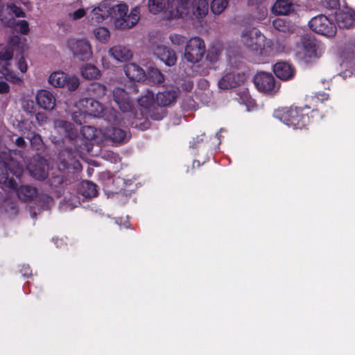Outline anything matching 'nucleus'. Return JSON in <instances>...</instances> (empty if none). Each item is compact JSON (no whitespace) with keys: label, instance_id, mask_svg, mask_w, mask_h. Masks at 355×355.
<instances>
[{"label":"nucleus","instance_id":"11","mask_svg":"<svg viewBox=\"0 0 355 355\" xmlns=\"http://www.w3.org/2000/svg\"><path fill=\"white\" fill-rule=\"evenodd\" d=\"M68 47L73 57L80 60H88L92 55L91 45L87 40L70 39Z\"/></svg>","mask_w":355,"mask_h":355},{"label":"nucleus","instance_id":"10","mask_svg":"<svg viewBox=\"0 0 355 355\" xmlns=\"http://www.w3.org/2000/svg\"><path fill=\"white\" fill-rule=\"evenodd\" d=\"M49 83L55 87H66L70 91H75L80 85L77 77L70 76L62 71L53 72L49 77Z\"/></svg>","mask_w":355,"mask_h":355},{"label":"nucleus","instance_id":"64","mask_svg":"<svg viewBox=\"0 0 355 355\" xmlns=\"http://www.w3.org/2000/svg\"><path fill=\"white\" fill-rule=\"evenodd\" d=\"M25 270H29V267L25 268Z\"/></svg>","mask_w":355,"mask_h":355},{"label":"nucleus","instance_id":"35","mask_svg":"<svg viewBox=\"0 0 355 355\" xmlns=\"http://www.w3.org/2000/svg\"><path fill=\"white\" fill-rule=\"evenodd\" d=\"M138 104L144 107L148 108L155 102L156 98L152 91L147 89L144 95L138 98Z\"/></svg>","mask_w":355,"mask_h":355},{"label":"nucleus","instance_id":"57","mask_svg":"<svg viewBox=\"0 0 355 355\" xmlns=\"http://www.w3.org/2000/svg\"><path fill=\"white\" fill-rule=\"evenodd\" d=\"M32 144H36V143H39L42 141V139L40 135H34V136L31 139Z\"/></svg>","mask_w":355,"mask_h":355},{"label":"nucleus","instance_id":"4","mask_svg":"<svg viewBox=\"0 0 355 355\" xmlns=\"http://www.w3.org/2000/svg\"><path fill=\"white\" fill-rule=\"evenodd\" d=\"M128 6L120 3L113 8L114 27L117 29L124 30L135 26L140 19V9L136 6L128 12Z\"/></svg>","mask_w":355,"mask_h":355},{"label":"nucleus","instance_id":"63","mask_svg":"<svg viewBox=\"0 0 355 355\" xmlns=\"http://www.w3.org/2000/svg\"><path fill=\"white\" fill-rule=\"evenodd\" d=\"M134 91H135L136 93H137V92H138V89H137L136 87H135V88H134Z\"/></svg>","mask_w":355,"mask_h":355},{"label":"nucleus","instance_id":"21","mask_svg":"<svg viewBox=\"0 0 355 355\" xmlns=\"http://www.w3.org/2000/svg\"><path fill=\"white\" fill-rule=\"evenodd\" d=\"M125 73L130 80L134 82L144 80L146 77L143 68L135 63H129L125 66Z\"/></svg>","mask_w":355,"mask_h":355},{"label":"nucleus","instance_id":"8","mask_svg":"<svg viewBox=\"0 0 355 355\" xmlns=\"http://www.w3.org/2000/svg\"><path fill=\"white\" fill-rule=\"evenodd\" d=\"M205 53V44L199 37L191 38L187 43L184 58L191 63H197L203 58Z\"/></svg>","mask_w":355,"mask_h":355},{"label":"nucleus","instance_id":"52","mask_svg":"<svg viewBox=\"0 0 355 355\" xmlns=\"http://www.w3.org/2000/svg\"><path fill=\"white\" fill-rule=\"evenodd\" d=\"M10 92V86L5 81L0 82V94H6Z\"/></svg>","mask_w":355,"mask_h":355},{"label":"nucleus","instance_id":"2","mask_svg":"<svg viewBox=\"0 0 355 355\" xmlns=\"http://www.w3.org/2000/svg\"><path fill=\"white\" fill-rule=\"evenodd\" d=\"M60 125L64 128L66 137L73 144L76 150H89L92 141L96 139V130L92 126H83L79 135L77 129L70 122L60 121Z\"/></svg>","mask_w":355,"mask_h":355},{"label":"nucleus","instance_id":"51","mask_svg":"<svg viewBox=\"0 0 355 355\" xmlns=\"http://www.w3.org/2000/svg\"><path fill=\"white\" fill-rule=\"evenodd\" d=\"M181 87L184 91L191 92L193 88V83L191 80H184Z\"/></svg>","mask_w":355,"mask_h":355},{"label":"nucleus","instance_id":"59","mask_svg":"<svg viewBox=\"0 0 355 355\" xmlns=\"http://www.w3.org/2000/svg\"><path fill=\"white\" fill-rule=\"evenodd\" d=\"M199 84L202 87H209V82L205 80V79H200V81H199Z\"/></svg>","mask_w":355,"mask_h":355},{"label":"nucleus","instance_id":"6","mask_svg":"<svg viewBox=\"0 0 355 355\" xmlns=\"http://www.w3.org/2000/svg\"><path fill=\"white\" fill-rule=\"evenodd\" d=\"M113 98L122 112L126 114L130 119L128 124L137 127V111L135 110L133 101L130 99L128 93L123 88L116 87L113 90Z\"/></svg>","mask_w":355,"mask_h":355},{"label":"nucleus","instance_id":"34","mask_svg":"<svg viewBox=\"0 0 355 355\" xmlns=\"http://www.w3.org/2000/svg\"><path fill=\"white\" fill-rule=\"evenodd\" d=\"M146 78L153 84H161L164 81V75L156 68H149Z\"/></svg>","mask_w":355,"mask_h":355},{"label":"nucleus","instance_id":"17","mask_svg":"<svg viewBox=\"0 0 355 355\" xmlns=\"http://www.w3.org/2000/svg\"><path fill=\"white\" fill-rule=\"evenodd\" d=\"M82 105L85 107L86 112L97 118H101L105 107L93 98H85L81 100Z\"/></svg>","mask_w":355,"mask_h":355},{"label":"nucleus","instance_id":"33","mask_svg":"<svg viewBox=\"0 0 355 355\" xmlns=\"http://www.w3.org/2000/svg\"><path fill=\"white\" fill-rule=\"evenodd\" d=\"M337 24L340 28H349L354 24V18L346 12H340L336 16Z\"/></svg>","mask_w":355,"mask_h":355},{"label":"nucleus","instance_id":"13","mask_svg":"<svg viewBox=\"0 0 355 355\" xmlns=\"http://www.w3.org/2000/svg\"><path fill=\"white\" fill-rule=\"evenodd\" d=\"M246 78V74L241 71H233L226 73L218 82L220 89H228L236 87L243 84Z\"/></svg>","mask_w":355,"mask_h":355},{"label":"nucleus","instance_id":"43","mask_svg":"<svg viewBox=\"0 0 355 355\" xmlns=\"http://www.w3.org/2000/svg\"><path fill=\"white\" fill-rule=\"evenodd\" d=\"M112 183L114 185H117L116 188L113 190H112V192L118 193V192H125V189L123 187L125 184V180L123 178H121L120 177H117L115 178H113L112 180Z\"/></svg>","mask_w":355,"mask_h":355},{"label":"nucleus","instance_id":"25","mask_svg":"<svg viewBox=\"0 0 355 355\" xmlns=\"http://www.w3.org/2000/svg\"><path fill=\"white\" fill-rule=\"evenodd\" d=\"M272 10L278 15H287L294 11V6L288 0H277Z\"/></svg>","mask_w":355,"mask_h":355},{"label":"nucleus","instance_id":"37","mask_svg":"<svg viewBox=\"0 0 355 355\" xmlns=\"http://www.w3.org/2000/svg\"><path fill=\"white\" fill-rule=\"evenodd\" d=\"M94 34L96 40L101 43H106L110 39V33L108 28L105 27H98L94 29Z\"/></svg>","mask_w":355,"mask_h":355},{"label":"nucleus","instance_id":"20","mask_svg":"<svg viewBox=\"0 0 355 355\" xmlns=\"http://www.w3.org/2000/svg\"><path fill=\"white\" fill-rule=\"evenodd\" d=\"M155 53L167 66H173L176 63V53L168 47L158 46Z\"/></svg>","mask_w":355,"mask_h":355},{"label":"nucleus","instance_id":"31","mask_svg":"<svg viewBox=\"0 0 355 355\" xmlns=\"http://www.w3.org/2000/svg\"><path fill=\"white\" fill-rule=\"evenodd\" d=\"M12 57V46H6L0 50V70L9 67Z\"/></svg>","mask_w":355,"mask_h":355},{"label":"nucleus","instance_id":"42","mask_svg":"<svg viewBox=\"0 0 355 355\" xmlns=\"http://www.w3.org/2000/svg\"><path fill=\"white\" fill-rule=\"evenodd\" d=\"M205 137V134L203 133L202 135H197L196 137H193L192 139L189 141V148L193 149L200 148L201 145L204 144Z\"/></svg>","mask_w":355,"mask_h":355},{"label":"nucleus","instance_id":"14","mask_svg":"<svg viewBox=\"0 0 355 355\" xmlns=\"http://www.w3.org/2000/svg\"><path fill=\"white\" fill-rule=\"evenodd\" d=\"M262 36L263 35H261L259 30L252 28L246 29L243 32L241 40L245 46L256 55Z\"/></svg>","mask_w":355,"mask_h":355},{"label":"nucleus","instance_id":"3","mask_svg":"<svg viewBox=\"0 0 355 355\" xmlns=\"http://www.w3.org/2000/svg\"><path fill=\"white\" fill-rule=\"evenodd\" d=\"M189 0H149L150 12L157 14L166 8L170 18H183L189 12Z\"/></svg>","mask_w":355,"mask_h":355},{"label":"nucleus","instance_id":"49","mask_svg":"<svg viewBox=\"0 0 355 355\" xmlns=\"http://www.w3.org/2000/svg\"><path fill=\"white\" fill-rule=\"evenodd\" d=\"M86 14L84 8H79L73 12L72 17L73 19H79L83 17Z\"/></svg>","mask_w":355,"mask_h":355},{"label":"nucleus","instance_id":"56","mask_svg":"<svg viewBox=\"0 0 355 355\" xmlns=\"http://www.w3.org/2000/svg\"><path fill=\"white\" fill-rule=\"evenodd\" d=\"M15 144L20 148H24L26 146V141L22 137H19L15 140Z\"/></svg>","mask_w":355,"mask_h":355},{"label":"nucleus","instance_id":"27","mask_svg":"<svg viewBox=\"0 0 355 355\" xmlns=\"http://www.w3.org/2000/svg\"><path fill=\"white\" fill-rule=\"evenodd\" d=\"M78 193L87 198L95 197L97 195L96 186L91 181H82L78 188Z\"/></svg>","mask_w":355,"mask_h":355},{"label":"nucleus","instance_id":"23","mask_svg":"<svg viewBox=\"0 0 355 355\" xmlns=\"http://www.w3.org/2000/svg\"><path fill=\"white\" fill-rule=\"evenodd\" d=\"M273 41L262 36L256 55L268 58L275 55Z\"/></svg>","mask_w":355,"mask_h":355},{"label":"nucleus","instance_id":"60","mask_svg":"<svg viewBox=\"0 0 355 355\" xmlns=\"http://www.w3.org/2000/svg\"><path fill=\"white\" fill-rule=\"evenodd\" d=\"M200 166V161L198 160H194L193 162V168H195L196 166L199 167Z\"/></svg>","mask_w":355,"mask_h":355},{"label":"nucleus","instance_id":"40","mask_svg":"<svg viewBox=\"0 0 355 355\" xmlns=\"http://www.w3.org/2000/svg\"><path fill=\"white\" fill-rule=\"evenodd\" d=\"M107 87L105 85L99 83H94L92 84L90 91L96 96V97L101 98L105 95Z\"/></svg>","mask_w":355,"mask_h":355},{"label":"nucleus","instance_id":"1","mask_svg":"<svg viewBox=\"0 0 355 355\" xmlns=\"http://www.w3.org/2000/svg\"><path fill=\"white\" fill-rule=\"evenodd\" d=\"M317 110H311V107L306 105L304 106L292 105L289 107H283L275 110L273 116L288 126L302 129L305 128L311 122L309 114H313Z\"/></svg>","mask_w":355,"mask_h":355},{"label":"nucleus","instance_id":"47","mask_svg":"<svg viewBox=\"0 0 355 355\" xmlns=\"http://www.w3.org/2000/svg\"><path fill=\"white\" fill-rule=\"evenodd\" d=\"M18 68L22 73H25L27 71L28 67L24 57H21L18 61Z\"/></svg>","mask_w":355,"mask_h":355},{"label":"nucleus","instance_id":"19","mask_svg":"<svg viewBox=\"0 0 355 355\" xmlns=\"http://www.w3.org/2000/svg\"><path fill=\"white\" fill-rule=\"evenodd\" d=\"M36 101L39 106L44 110H53L55 106V98L48 90H40L36 96Z\"/></svg>","mask_w":355,"mask_h":355},{"label":"nucleus","instance_id":"36","mask_svg":"<svg viewBox=\"0 0 355 355\" xmlns=\"http://www.w3.org/2000/svg\"><path fill=\"white\" fill-rule=\"evenodd\" d=\"M229 1L227 0H212L210 4V8L215 15H220L227 7Z\"/></svg>","mask_w":355,"mask_h":355},{"label":"nucleus","instance_id":"41","mask_svg":"<svg viewBox=\"0 0 355 355\" xmlns=\"http://www.w3.org/2000/svg\"><path fill=\"white\" fill-rule=\"evenodd\" d=\"M150 116L153 120L160 121L166 116V112L163 108L154 107L150 110Z\"/></svg>","mask_w":355,"mask_h":355},{"label":"nucleus","instance_id":"45","mask_svg":"<svg viewBox=\"0 0 355 355\" xmlns=\"http://www.w3.org/2000/svg\"><path fill=\"white\" fill-rule=\"evenodd\" d=\"M19 32L26 35L29 31L28 23L26 20H21L18 24Z\"/></svg>","mask_w":355,"mask_h":355},{"label":"nucleus","instance_id":"15","mask_svg":"<svg viewBox=\"0 0 355 355\" xmlns=\"http://www.w3.org/2000/svg\"><path fill=\"white\" fill-rule=\"evenodd\" d=\"M273 72L275 76L284 81L293 80L296 73L295 67L289 62H277L273 65Z\"/></svg>","mask_w":355,"mask_h":355},{"label":"nucleus","instance_id":"24","mask_svg":"<svg viewBox=\"0 0 355 355\" xmlns=\"http://www.w3.org/2000/svg\"><path fill=\"white\" fill-rule=\"evenodd\" d=\"M178 97V92L175 90H165L157 92L156 94V102L162 107L170 105Z\"/></svg>","mask_w":355,"mask_h":355},{"label":"nucleus","instance_id":"5","mask_svg":"<svg viewBox=\"0 0 355 355\" xmlns=\"http://www.w3.org/2000/svg\"><path fill=\"white\" fill-rule=\"evenodd\" d=\"M113 98L122 112L126 114L130 119L128 124L137 127V111L135 110L133 101L130 99L128 93L123 88L116 87L113 90Z\"/></svg>","mask_w":355,"mask_h":355},{"label":"nucleus","instance_id":"9","mask_svg":"<svg viewBox=\"0 0 355 355\" xmlns=\"http://www.w3.org/2000/svg\"><path fill=\"white\" fill-rule=\"evenodd\" d=\"M309 25L315 33L328 37H334L336 33L335 24L324 15H319L313 17L309 21Z\"/></svg>","mask_w":355,"mask_h":355},{"label":"nucleus","instance_id":"55","mask_svg":"<svg viewBox=\"0 0 355 355\" xmlns=\"http://www.w3.org/2000/svg\"><path fill=\"white\" fill-rule=\"evenodd\" d=\"M315 96L318 101H320L321 102H323L324 101L329 98V94L324 92L316 93Z\"/></svg>","mask_w":355,"mask_h":355},{"label":"nucleus","instance_id":"22","mask_svg":"<svg viewBox=\"0 0 355 355\" xmlns=\"http://www.w3.org/2000/svg\"><path fill=\"white\" fill-rule=\"evenodd\" d=\"M109 54L114 60L119 62L127 61L132 58V52L125 46L116 45L109 50Z\"/></svg>","mask_w":355,"mask_h":355},{"label":"nucleus","instance_id":"26","mask_svg":"<svg viewBox=\"0 0 355 355\" xmlns=\"http://www.w3.org/2000/svg\"><path fill=\"white\" fill-rule=\"evenodd\" d=\"M101 118L104 119L109 123L110 126L120 125L122 123L125 124V122L122 121L121 114L113 108L105 107Z\"/></svg>","mask_w":355,"mask_h":355},{"label":"nucleus","instance_id":"12","mask_svg":"<svg viewBox=\"0 0 355 355\" xmlns=\"http://www.w3.org/2000/svg\"><path fill=\"white\" fill-rule=\"evenodd\" d=\"M253 81L257 89L261 92L269 94L277 90L276 80L270 73L258 72Z\"/></svg>","mask_w":355,"mask_h":355},{"label":"nucleus","instance_id":"18","mask_svg":"<svg viewBox=\"0 0 355 355\" xmlns=\"http://www.w3.org/2000/svg\"><path fill=\"white\" fill-rule=\"evenodd\" d=\"M304 56L309 58L317 57L318 42L313 36L304 35L301 40Z\"/></svg>","mask_w":355,"mask_h":355},{"label":"nucleus","instance_id":"46","mask_svg":"<svg viewBox=\"0 0 355 355\" xmlns=\"http://www.w3.org/2000/svg\"><path fill=\"white\" fill-rule=\"evenodd\" d=\"M21 37L18 35H14L9 38L8 45L10 46H19L21 44Z\"/></svg>","mask_w":355,"mask_h":355},{"label":"nucleus","instance_id":"61","mask_svg":"<svg viewBox=\"0 0 355 355\" xmlns=\"http://www.w3.org/2000/svg\"><path fill=\"white\" fill-rule=\"evenodd\" d=\"M142 125H144V128H147L146 125H148V123L145 121V123H142Z\"/></svg>","mask_w":355,"mask_h":355},{"label":"nucleus","instance_id":"38","mask_svg":"<svg viewBox=\"0 0 355 355\" xmlns=\"http://www.w3.org/2000/svg\"><path fill=\"white\" fill-rule=\"evenodd\" d=\"M272 25L274 28L278 31L287 33L291 31V26L290 22L283 19H276L273 21Z\"/></svg>","mask_w":355,"mask_h":355},{"label":"nucleus","instance_id":"28","mask_svg":"<svg viewBox=\"0 0 355 355\" xmlns=\"http://www.w3.org/2000/svg\"><path fill=\"white\" fill-rule=\"evenodd\" d=\"M18 198L24 202H31L37 193V189L29 185L20 186L17 189Z\"/></svg>","mask_w":355,"mask_h":355},{"label":"nucleus","instance_id":"62","mask_svg":"<svg viewBox=\"0 0 355 355\" xmlns=\"http://www.w3.org/2000/svg\"><path fill=\"white\" fill-rule=\"evenodd\" d=\"M40 116H41V115H40V114H38L37 115V120H39V119H40Z\"/></svg>","mask_w":355,"mask_h":355},{"label":"nucleus","instance_id":"16","mask_svg":"<svg viewBox=\"0 0 355 355\" xmlns=\"http://www.w3.org/2000/svg\"><path fill=\"white\" fill-rule=\"evenodd\" d=\"M12 162L13 160L11 158L0 159V184L6 183L8 175H9L10 173H12L16 177L21 175L22 168L19 166L14 171L11 168Z\"/></svg>","mask_w":355,"mask_h":355},{"label":"nucleus","instance_id":"32","mask_svg":"<svg viewBox=\"0 0 355 355\" xmlns=\"http://www.w3.org/2000/svg\"><path fill=\"white\" fill-rule=\"evenodd\" d=\"M81 76L87 80L98 79L101 76L100 70L94 65L86 64L81 68Z\"/></svg>","mask_w":355,"mask_h":355},{"label":"nucleus","instance_id":"53","mask_svg":"<svg viewBox=\"0 0 355 355\" xmlns=\"http://www.w3.org/2000/svg\"><path fill=\"white\" fill-rule=\"evenodd\" d=\"M3 184H6L10 189H17V184L16 181L13 178H10L9 175H8V180L6 181V183H4Z\"/></svg>","mask_w":355,"mask_h":355},{"label":"nucleus","instance_id":"54","mask_svg":"<svg viewBox=\"0 0 355 355\" xmlns=\"http://www.w3.org/2000/svg\"><path fill=\"white\" fill-rule=\"evenodd\" d=\"M171 40L173 44L179 45L180 43L183 42L184 38L179 35H173L170 37Z\"/></svg>","mask_w":355,"mask_h":355},{"label":"nucleus","instance_id":"39","mask_svg":"<svg viewBox=\"0 0 355 355\" xmlns=\"http://www.w3.org/2000/svg\"><path fill=\"white\" fill-rule=\"evenodd\" d=\"M0 75L6 80L12 83L18 84L21 82L20 78L13 73L9 67L0 70Z\"/></svg>","mask_w":355,"mask_h":355},{"label":"nucleus","instance_id":"58","mask_svg":"<svg viewBox=\"0 0 355 355\" xmlns=\"http://www.w3.org/2000/svg\"><path fill=\"white\" fill-rule=\"evenodd\" d=\"M62 155H63V152H62V153H60L59 154V159L60 160V162H61L62 164L63 165V166H64V168H68L69 163H68V162H67L66 160H64V159H62Z\"/></svg>","mask_w":355,"mask_h":355},{"label":"nucleus","instance_id":"50","mask_svg":"<svg viewBox=\"0 0 355 355\" xmlns=\"http://www.w3.org/2000/svg\"><path fill=\"white\" fill-rule=\"evenodd\" d=\"M326 7L329 9H336L338 6V0H324Z\"/></svg>","mask_w":355,"mask_h":355},{"label":"nucleus","instance_id":"7","mask_svg":"<svg viewBox=\"0 0 355 355\" xmlns=\"http://www.w3.org/2000/svg\"><path fill=\"white\" fill-rule=\"evenodd\" d=\"M113 98L122 112L126 114L130 119L128 124L137 127V111L135 110L133 101L130 99L128 93L123 88L116 87L113 90Z\"/></svg>","mask_w":355,"mask_h":355},{"label":"nucleus","instance_id":"29","mask_svg":"<svg viewBox=\"0 0 355 355\" xmlns=\"http://www.w3.org/2000/svg\"><path fill=\"white\" fill-rule=\"evenodd\" d=\"M191 5L193 13L196 17H203L208 13L209 3L207 0H192Z\"/></svg>","mask_w":355,"mask_h":355},{"label":"nucleus","instance_id":"30","mask_svg":"<svg viewBox=\"0 0 355 355\" xmlns=\"http://www.w3.org/2000/svg\"><path fill=\"white\" fill-rule=\"evenodd\" d=\"M105 131L106 134L114 142L121 143L124 141L126 139V132L124 130L115 127L114 125L106 126Z\"/></svg>","mask_w":355,"mask_h":355},{"label":"nucleus","instance_id":"48","mask_svg":"<svg viewBox=\"0 0 355 355\" xmlns=\"http://www.w3.org/2000/svg\"><path fill=\"white\" fill-rule=\"evenodd\" d=\"M33 175L37 180H43L46 178L47 173L45 170H42L39 173L36 170L32 171Z\"/></svg>","mask_w":355,"mask_h":355},{"label":"nucleus","instance_id":"44","mask_svg":"<svg viewBox=\"0 0 355 355\" xmlns=\"http://www.w3.org/2000/svg\"><path fill=\"white\" fill-rule=\"evenodd\" d=\"M275 55L285 51L286 44L284 41L277 40L273 41Z\"/></svg>","mask_w":355,"mask_h":355}]
</instances>
